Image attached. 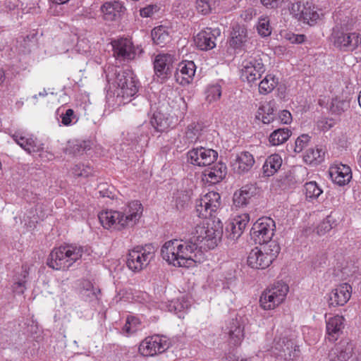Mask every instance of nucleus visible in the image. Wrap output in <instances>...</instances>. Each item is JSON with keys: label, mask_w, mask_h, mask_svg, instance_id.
<instances>
[{"label": "nucleus", "mask_w": 361, "mask_h": 361, "mask_svg": "<svg viewBox=\"0 0 361 361\" xmlns=\"http://www.w3.org/2000/svg\"><path fill=\"white\" fill-rule=\"evenodd\" d=\"M220 206L221 196L214 191L207 192L197 200V216L207 220L196 226L190 239H173L166 242L161 249L163 259L177 267H190L195 262H200L201 250L215 248L223 235L222 222L219 219L211 218Z\"/></svg>", "instance_id": "1"}, {"label": "nucleus", "mask_w": 361, "mask_h": 361, "mask_svg": "<svg viewBox=\"0 0 361 361\" xmlns=\"http://www.w3.org/2000/svg\"><path fill=\"white\" fill-rule=\"evenodd\" d=\"M88 248L77 245H66L54 248L49 254L47 264L55 270H66L80 259Z\"/></svg>", "instance_id": "2"}, {"label": "nucleus", "mask_w": 361, "mask_h": 361, "mask_svg": "<svg viewBox=\"0 0 361 361\" xmlns=\"http://www.w3.org/2000/svg\"><path fill=\"white\" fill-rule=\"evenodd\" d=\"M280 250L281 247L276 241L269 242L261 247H256L249 252L247 264L253 269H264L276 258Z\"/></svg>", "instance_id": "3"}, {"label": "nucleus", "mask_w": 361, "mask_h": 361, "mask_svg": "<svg viewBox=\"0 0 361 361\" xmlns=\"http://www.w3.org/2000/svg\"><path fill=\"white\" fill-rule=\"evenodd\" d=\"M115 78L113 84L116 86L117 96L123 98V102L130 101V98L136 94L138 91L137 81L134 73L130 70H115ZM107 80H113L109 74L106 75Z\"/></svg>", "instance_id": "4"}, {"label": "nucleus", "mask_w": 361, "mask_h": 361, "mask_svg": "<svg viewBox=\"0 0 361 361\" xmlns=\"http://www.w3.org/2000/svg\"><path fill=\"white\" fill-rule=\"evenodd\" d=\"M154 256L155 248L152 244L136 246L128 253L127 267L133 271H140L149 264Z\"/></svg>", "instance_id": "5"}, {"label": "nucleus", "mask_w": 361, "mask_h": 361, "mask_svg": "<svg viewBox=\"0 0 361 361\" xmlns=\"http://www.w3.org/2000/svg\"><path fill=\"white\" fill-rule=\"evenodd\" d=\"M334 46L341 51H353L361 44V35L348 32L341 25H336L331 35Z\"/></svg>", "instance_id": "6"}, {"label": "nucleus", "mask_w": 361, "mask_h": 361, "mask_svg": "<svg viewBox=\"0 0 361 361\" xmlns=\"http://www.w3.org/2000/svg\"><path fill=\"white\" fill-rule=\"evenodd\" d=\"M288 290L286 283L277 281L262 292L259 298L260 306L265 310H274L284 301Z\"/></svg>", "instance_id": "7"}, {"label": "nucleus", "mask_w": 361, "mask_h": 361, "mask_svg": "<svg viewBox=\"0 0 361 361\" xmlns=\"http://www.w3.org/2000/svg\"><path fill=\"white\" fill-rule=\"evenodd\" d=\"M275 231V221L270 217H262L251 228L250 236L256 244L264 245L273 241Z\"/></svg>", "instance_id": "8"}, {"label": "nucleus", "mask_w": 361, "mask_h": 361, "mask_svg": "<svg viewBox=\"0 0 361 361\" xmlns=\"http://www.w3.org/2000/svg\"><path fill=\"white\" fill-rule=\"evenodd\" d=\"M114 56L120 61H131L140 56L143 50L140 47H135L131 39L120 38L112 41Z\"/></svg>", "instance_id": "9"}, {"label": "nucleus", "mask_w": 361, "mask_h": 361, "mask_svg": "<svg viewBox=\"0 0 361 361\" xmlns=\"http://www.w3.org/2000/svg\"><path fill=\"white\" fill-rule=\"evenodd\" d=\"M241 66V78L249 83L255 82L265 72V66L259 56H249L243 61Z\"/></svg>", "instance_id": "10"}, {"label": "nucleus", "mask_w": 361, "mask_h": 361, "mask_svg": "<svg viewBox=\"0 0 361 361\" xmlns=\"http://www.w3.org/2000/svg\"><path fill=\"white\" fill-rule=\"evenodd\" d=\"M170 346V342L165 336L154 335L147 337L139 346V352L144 356H154L162 353Z\"/></svg>", "instance_id": "11"}, {"label": "nucleus", "mask_w": 361, "mask_h": 361, "mask_svg": "<svg viewBox=\"0 0 361 361\" xmlns=\"http://www.w3.org/2000/svg\"><path fill=\"white\" fill-rule=\"evenodd\" d=\"M175 60L174 55L168 53L159 54L155 56L153 61L154 73L161 82H165L171 76L175 68Z\"/></svg>", "instance_id": "12"}, {"label": "nucleus", "mask_w": 361, "mask_h": 361, "mask_svg": "<svg viewBox=\"0 0 361 361\" xmlns=\"http://www.w3.org/2000/svg\"><path fill=\"white\" fill-rule=\"evenodd\" d=\"M188 161L197 166H207L213 164L218 158V152L203 147L192 148L187 153Z\"/></svg>", "instance_id": "13"}, {"label": "nucleus", "mask_w": 361, "mask_h": 361, "mask_svg": "<svg viewBox=\"0 0 361 361\" xmlns=\"http://www.w3.org/2000/svg\"><path fill=\"white\" fill-rule=\"evenodd\" d=\"M220 35V29L207 27L195 37L194 42L199 49L202 51L211 50L216 47V40Z\"/></svg>", "instance_id": "14"}, {"label": "nucleus", "mask_w": 361, "mask_h": 361, "mask_svg": "<svg viewBox=\"0 0 361 361\" xmlns=\"http://www.w3.org/2000/svg\"><path fill=\"white\" fill-rule=\"evenodd\" d=\"M274 348L278 351V356L285 360H292L298 356L299 347L295 344L293 340L287 337L280 338Z\"/></svg>", "instance_id": "15"}, {"label": "nucleus", "mask_w": 361, "mask_h": 361, "mask_svg": "<svg viewBox=\"0 0 361 361\" xmlns=\"http://www.w3.org/2000/svg\"><path fill=\"white\" fill-rule=\"evenodd\" d=\"M196 66L192 61H183L176 68L175 78L178 83L186 85L191 82L195 75Z\"/></svg>", "instance_id": "16"}, {"label": "nucleus", "mask_w": 361, "mask_h": 361, "mask_svg": "<svg viewBox=\"0 0 361 361\" xmlns=\"http://www.w3.org/2000/svg\"><path fill=\"white\" fill-rule=\"evenodd\" d=\"M351 290L352 288L348 283L338 285L329 295V305L332 307L344 305L350 298Z\"/></svg>", "instance_id": "17"}, {"label": "nucleus", "mask_w": 361, "mask_h": 361, "mask_svg": "<svg viewBox=\"0 0 361 361\" xmlns=\"http://www.w3.org/2000/svg\"><path fill=\"white\" fill-rule=\"evenodd\" d=\"M123 217L121 212L114 210L102 211L98 215L101 224L106 229L121 230L124 228V224H122V222L120 223Z\"/></svg>", "instance_id": "18"}, {"label": "nucleus", "mask_w": 361, "mask_h": 361, "mask_svg": "<svg viewBox=\"0 0 361 361\" xmlns=\"http://www.w3.org/2000/svg\"><path fill=\"white\" fill-rule=\"evenodd\" d=\"M143 208L142 204L138 200H133L128 203L124 208L121 214L123 215L121 222L124 224L125 228L133 226L140 218L142 214Z\"/></svg>", "instance_id": "19"}, {"label": "nucleus", "mask_w": 361, "mask_h": 361, "mask_svg": "<svg viewBox=\"0 0 361 361\" xmlns=\"http://www.w3.org/2000/svg\"><path fill=\"white\" fill-rule=\"evenodd\" d=\"M126 11V7L120 1H106L101 6L104 18L109 21L118 20L125 14Z\"/></svg>", "instance_id": "20"}, {"label": "nucleus", "mask_w": 361, "mask_h": 361, "mask_svg": "<svg viewBox=\"0 0 361 361\" xmlns=\"http://www.w3.org/2000/svg\"><path fill=\"white\" fill-rule=\"evenodd\" d=\"M329 175L331 180L340 186L348 184L352 178L351 169L348 165L343 164H337L331 166Z\"/></svg>", "instance_id": "21"}, {"label": "nucleus", "mask_w": 361, "mask_h": 361, "mask_svg": "<svg viewBox=\"0 0 361 361\" xmlns=\"http://www.w3.org/2000/svg\"><path fill=\"white\" fill-rule=\"evenodd\" d=\"M226 174V165L224 163L219 161L213 166L204 170L203 172L202 180L211 185H214L224 179Z\"/></svg>", "instance_id": "22"}, {"label": "nucleus", "mask_w": 361, "mask_h": 361, "mask_svg": "<svg viewBox=\"0 0 361 361\" xmlns=\"http://www.w3.org/2000/svg\"><path fill=\"white\" fill-rule=\"evenodd\" d=\"M257 188L253 185H245L236 190L233 196V204L236 208L246 207L256 194Z\"/></svg>", "instance_id": "23"}, {"label": "nucleus", "mask_w": 361, "mask_h": 361, "mask_svg": "<svg viewBox=\"0 0 361 361\" xmlns=\"http://www.w3.org/2000/svg\"><path fill=\"white\" fill-rule=\"evenodd\" d=\"M345 319L342 316L336 315L326 320V338L331 342L336 341L343 332Z\"/></svg>", "instance_id": "24"}, {"label": "nucleus", "mask_w": 361, "mask_h": 361, "mask_svg": "<svg viewBox=\"0 0 361 361\" xmlns=\"http://www.w3.org/2000/svg\"><path fill=\"white\" fill-rule=\"evenodd\" d=\"M12 137L15 142L19 145L28 154H34L42 149V145L35 140L32 136H25L20 132H16Z\"/></svg>", "instance_id": "25"}, {"label": "nucleus", "mask_w": 361, "mask_h": 361, "mask_svg": "<svg viewBox=\"0 0 361 361\" xmlns=\"http://www.w3.org/2000/svg\"><path fill=\"white\" fill-rule=\"evenodd\" d=\"M224 331L228 335L230 342L234 345L240 344L244 338L243 327L237 319L229 320Z\"/></svg>", "instance_id": "26"}, {"label": "nucleus", "mask_w": 361, "mask_h": 361, "mask_svg": "<svg viewBox=\"0 0 361 361\" xmlns=\"http://www.w3.org/2000/svg\"><path fill=\"white\" fill-rule=\"evenodd\" d=\"M255 164L253 155L249 152L245 151L237 154L233 166L239 174L249 171Z\"/></svg>", "instance_id": "27"}, {"label": "nucleus", "mask_w": 361, "mask_h": 361, "mask_svg": "<svg viewBox=\"0 0 361 361\" xmlns=\"http://www.w3.org/2000/svg\"><path fill=\"white\" fill-rule=\"evenodd\" d=\"M247 32L245 25H235L233 27L229 40L230 47L234 49H240L247 42Z\"/></svg>", "instance_id": "28"}, {"label": "nucleus", "mask_w": 361, "mask_h": 361, "mask_svg": "<svg viewBox=\"0 0 361 361\" xmlns=\"http://www.w3.org/2000/svg\"><path fill=\"white\" fill-rule=\"evenodd\" d=\"M282 159L278 154L269 156L263 164L262 170L264 176H273L281 166Z\"/></svg>", "instance_id": "29"}, {"label": "nucleus", "mask_w": 361, "mask_h": 361, "mask_svg": "<svg viewBox=\"0 0 361 361\" xmlns=\"http://www.w3.org/2000/svg\"><path fill=\"white\" fill-rule=\"evenodd\" d=\"M28 269H29L27 265H23L20 272L14 276L12 289L16 294H23L26 290V279L29 274Z\"/></svg>", "instance_id": "30"}, {"label": "nucleus", "mask_w": 361, "mask_h": 361, "mask_svg": "<svg viewBox=\"0 0 361 361\" xmlns=\"http://www.w3.org/2000/svg\"><path fill=\"white\" fill-rule=\"evenodd\" d=\"M91 148V142L89 140H72L68 141L67 146L63 149L64 153L77 156L82 154Z\"/></svg>", "instance_id": "31"}, {"label": "nucleus", "mask_w": 361, "mask_h": 361, "mask_svg": "<svg viewBox=\"0 0 361 361\" xmlns=\"http://www.w3.org/2000/svg\"><path fill=\"white\" fill-rule=\"evenodd\" d=\"M354 344L345 339L341 341L331 350L337 355L338 354L342 360L348 361L353 354Z\"/></svg>", "instance_id": "32"}, {"label": "nucleus", "mask_w": 361, "mask_h": 361, "mask_svg": "<svg viewBox=\"0 0 361 361\" xmlns=\"http://www.w3.org/2000/svg\"><path fill=\"white\" fill-rule=\"evenodd\" d=\"M354 344L345 339L341 341L331 350L337 355L338 354L342 360L348 361L353 354Z\"/></svg>", "instance_id": "33"}, {"label": "nucleus", "mask_w": 361, "mask_h": 361, "mask_svg": "<svg viewBox=\"0 0 361 361\" xmlns=\"http://www.w3.org/2000/svg\"><path fill=\"white\" fill-rule=\"evenodd\" d=\"M152 126L157 132L162 133L170 128L171 123L166 115L160 111L154 113L150 120Z\"/></svg>", "instance_id": "34"}, {"label": "nucleus", "mask_w": 361, "mask_h": 361, "mask_svg": "<svg viewBox=\"0 0 361 361\" xmlns=\"http://www.w3.org/2000/svg\"><path fill=\"white\" fill-rule=\"evenodd\" d=\"M291 134V130L288 128H278L270 134L269 142L273 146L280 145L286 142Z\"/></svg>", "instance_id": "35"}, {"label": "nucleus", "mask_w": 361, "mask_h": 361, "mask_svg": "<svg viewBox=\"0 0 361 361\" xmlns=\"http://www.w3.org/2000/svg\"><path fill=\"white\" fill-rule=\"evenodd\" d=\"M338 224V218L336 214L331 212L316 228V232L318 235H322L330 231Z\"/></svg>", "instance_id": "36"}, {"label": "nucleus", "mask_w": 361, "mask_h": 361, "mask_svg": "<svg viewBox=\"0 0 361 361\" xmlns=\"http://www.w3.org/2000/svg\"><path fill=\"white\" fill-rule=\"evenodd\" d=\"M324 156V152L322 148L308 149L303 157L305 162L307 164H319L322 161Z\"/></svg>", "instance_id": "37"}, {"label": "nucleus", "mask_w": 361, "mask_h": 361, "mask_svg": "<svg viewBox=\"0 0 361 361\" xmlns=\"http://www.w3.org/2000/svg\"><path fill=\"white\" fill-rule=\"evenodd\" d=\"M279 81L273 75H267L259 83V92L262 94H267L272 92L277 85Z\"/></svg>", "instance_id": "38"}, {"label": "nucleus", "mask_w": 361, "mask_h": 361, "mask_svg": "<svg viewBox=\"0 0 361 361\" xmlns=\"http://www.w3.org/2000/svg\"><path fill=\"white\" fill-rule=\"evenodd\" d=\"M302 16L300 20L309 25H313L319 18V15L315 10V7L308 2L305 4V9H303Z\"/></svg>", "instance_id": "39"}, {"label": "nucleus", "mask_w": 361, "mask_h": 361, "mask_svg": "<svg viewBox=\"0 0 361 361\" xmlns=\"http://www.w3.org/2000/svg\"><path fill=\"white\" fill-rule=\"evenodd\" d=\"M152 38L154 44L163 47L170 39L169 32L162 26L154 27L152 30Z\"/></svg>", "instance_id": "40"}, {"label": "nucleus", "mask_w": 361, "mask_h": 361, "mask_svg": "<svg viewBox=\"0 0 361 361\" xmlns=\"http://www.w3.org/2000/svg\"><path fill=\"white\" fill-rule=\"evenodd\" d=\"M219 0H197L196 9L199 13L207 15L215 9Z\"/></svg>", "instance_id": "41"}, {"label": "nucleus", "mask_w": 361, "mask_h": 361, "mask_svg": "<svg viewBox=\"0 0 361 361\" xmlns=\"http://www.w3.org/2000/svg\"><path fill=\"white\" fill-rule=\"evenodd\" d=\"M304 190L308 200H316L322 193V190L315 181H310L305 184Z\"/></svg>", "instance_id": "42"}, {"label": "nucleus", "mask_w": 361, "mask_h": 361, "mask_svg": "<svg viewBox=\"0 0 361 361\" xmlns=\"http://www.w3.org/2000/svg\"><path fill=\"white\" fill-rule=\"evenodd\" d=\"M350 107V102L341 99L339 97H336L332 99L330 109L333 114L340 115L346 110H348Z\"/></svg>", "instance_id": "43"}, {"label": "nucleus", "mask_w": 361, "mask_h": 361, "mask_svg": "<svg viewBox=\"0 0 361 361\" xmlns=\"http://www.w3.org/2000/svg\"><path fill=\"white\" fill-rule=\"evenodd\" d=\"M175 206L178 209H185L190 201V194L186 190L177 191L174 194Z\"/></svg>", "instance_id": "44"}, {"label": "nucleus", "mask_w": 361, "mask_h": 361, "mask_svg": "<svg viewBox=\"0 0 361 361\" xmlns=\"http://www.w3.org/2000/svg\"><path fill=\"white\" fill-rule=\"evenodd\" d=\"M140 324V319L134 316L128 317L123 330L128 334H133L138 329Z\"/></svg>", "instance_id": "45"}, {"label": "nucleus", "mask_w": 361, "mask_h": 361, "mask_svg": "<svg viewBox=\"0 0 361 361\" xmlns=\"http://www.w3.org/2000/svg\"><path fill=\"white\" fill-rule=\"evenodd\" d=\"M258 33L262 37H268L271 33V27L269 25V20L268 17H263L259 18L257 25Z\"/></svg>", "instance_id": "46"}, {"label": "nucleus", "mask_w": 361, "mask_h": 361, "mask_svg": "<svg viewBox=\"0 0 361 361\" xmlns=\"http://www.w3.org/2000/svg\"><path fill=\"white\" fill-rule=\"evenodd\" d=\"M60 117L61 123L66 126H71L78 121L77 116L72 109H68L65 112H61Z\"/></svg>", "instance_id": "47"}, {"label": "nucleus", "mask_w": 361, "mask_h": 361, "mask_svg": "<svg viewBox=\"0 0 361 361\" xmlns=\"http://www.w3.org/2000/svg\"><path fill=\"white\" fill-rule=\"evenodd\" d=\"M198 130L195 127L192 126V125L188 126L183 137L185 145H186L195 142L198 139Z\"/></svg>", "instance_id": "48"}, {"label": "nucleus", "mask_w": 361, "mask_h": 361, "mask_svg": "<svg viewBox=\"0 0 361 361\" xmlns=\"http://www.w3.org/2000/svg\"><path fill=\"white\" fill-rule=\"evenodd\" d=\"M73 173L76 176L88 177L92 174V169L89 165L78 164L73 167Z\"/></svg>", "instance_id": "49"}, {"label": "nucleus", "mask_w": 361, "mask_h": 361, "mask_svg": "<svg viewBox=\"0 0 361 361\" xmlns=\"http://www.w3.org/2000/svg\"><path fill=\"white\" fill-rule=\"evenodd\" d=\"M310 138L311 137L307 134H302L300 135L295 142V152H301L308 145Z\"/></svg>", "instance_id": "50"}, {"label": "nucleus", "mask_w": 361, "mask_h": 361, "mask_svg": "<svg viewBox=\"0 0 361 361\" xmlns=\"http://www.w3.org/2000/svg\"><path fill=\"white\" fill-rule=\"evenodd\" d=\"M327 262L326 252L321 251L318 252L312 260V266L314 269L324 267Z\"/></svg>", "instance_id": "51"}, {"label": "nucleus", "mask_w": 361, "mask_h": 361, "mask_svg": "<svg viewBox=\"0 0 361 361\" xmlns=\"http://www.w3.org/2000/svg\"><path fill=\"white\" fill-rule=\"evenodd\" d=\"M221 90L220 85H215L210 86L207 90V99L212 102L220 98Z\"/></svg>", "instance_id": "52"}, {"label": "nucleus", "mask_w": 361, "mask_h": 361, "mask_svg": "<svg viewBox=\"0 0 361 361\" xmlns=\"http://www.w3.org/2000/svg\"><path fill=\"white\" fill-rule=\"evenodd\" d=\"M236 227L237 226L231 221L227 224L226 233L228 238L231 240H236L243 234V232Z\"/></svg>", "instance_id": "53"}, {"label": "nucleus", "mask_w": 361, "mask_h": 361, "mask_svg": "<svg viewBox=\"0 0 361 361\" xmlns=\"http://www.w3.org/2000/svg\"><path fill=\"white\" fill-rule=\"evenodd\" d=\"M250 221V216L248 214H243L237 216L232 220V223L235 224L240 230L244 231L247 224Z\"/></svg>", "instance_id": "54"}, {"label": "nucleus", "mask_w": 361, "mask_h": 361, "mask_svg": "<svg viewBox=\"0 0 361 361\" xmlns=\"http://www.w3.org/2000/svg\"><path fill=\"white\" fill-rule=\"evenodd\" d=\"M188 307V303L185 300H172L171 301L169 305V310L171 312H174L175 313L180 312L183 311L185 309H187Z\"/></svg>", "instance_id": "55"}, {"label": "nucleus", "mask_w": 361, "mask_h": 361, "mask_svg": "<svg viewBox=\"0 0 361 361\" xmlns=\"http://www.w3.org/2000/svg\"><path fill=\"white\" fill-rule=\"evenodd\" d=\"M303 9H305V4H302L299 1L292 3L290 7V13L299 20L301 19V16H302Z\"/></svg>", "instance_id": "56"}, {"label": "nucleus", "mask_w": 361, "mask_h": 361, "mask_svg": "<svg viewBox=\"0 0 361 361\" xmlns=\"http://www.w3.org/2000/svg\"><path fill=\"white\" fill-rule=\"evenodd\" d=\"M159 11L157 5H148L140 10V14L143 18L152 17L155 13Z\"/></svg>", "instance_id": "57"}, {"label": "nucleus", "mask_w": 361, "mask_h": 361, "mask_svg": "<svg viewBox=\"0 0 361 361\" xmlns=\"http://www.w3.org/2000/svg\"><path fill=\"white\" fill-rule=\"evenodd\" d=\"M334 125L332 119L322 118L318 121V128L323 131H327Z\"/></svg>", "instance_id": "58"}, {"label": "nucleus", "mask_w": 361, "mask_h": 361, "mask_svg": "<svg viewBox=\"0 0 361 361\" xmlns=\"http://www.w3.org/2000/svg\"><path fill=\"white\" fill-rule=\"evenodd\" d=\"M262 4L267 8H276L281 6L283 0H260Z\"/></svg>", "instance_id": "59"}, {"label": "nucleus", "mask_w": 361, "mask_h": 361, "mask_svg": "<svg viewBox=\"0 0 361 361\" xmlns=\"http://www.w3.org/2000/svg\"><path fill=\"white\" fill-rule=\"evenodd\" d=\"M279 119L280 120L281 123L283 124H288L292 121L291 114L287 110H283L279 115Z\"/></svg>", "instance_id": "60"}, {"label": "nucleus", "mask_w": 361, "mask_h": 361, "mask_svg": "<svg viewBox=\"0 0 361 361\" xmlns=\"http://www.w3.org/2000/svg\"><path fill=\"white\" fill-rule=\"evenodd\" d=\"M268 114L269 115H274V109L269 104L262 105L258 109L255 117H259L262 114Z\"/></svg>", "instance_id": "61"}, {"label": "nucleus", "mask_w": 361, "mask_h": 361, "mask_svg": "<svg viewBox=\"0 0 361 361\" xmlns=\"http://www.w3.org/2000/svg\"><path fill=\"white\" fill-rule=\"evenodd\" d=\"M256 119L261 120L264 124H269L274 121V115L262 114L259 117H255Z\"/></svg>", "instance_id": "62"}, {"label": "nucleus", "mask_w": 361, "mask_h": 361, "mask_svg": "<svg viewBox=\"0 0 361 361\" xmlns=\"http://www.w3.org/2000/svg\"><path fill=\"white\" fill-rule=\"evenodd\" d=\"M289 40L292 43L295 44H301L302 43L305 39V36L304 35H295L292 34L289 37Z\"/></svg>", "instance_id": "63"}, {"label": "nucleus", "mask_w": 361, "mask_h": 361, "mask_svg": "<svg viewBox=\"0 0 361 361\" xmlns=\"http://www.w3.org/2000/svg\"><path fill=\"white\" fill-rule=\"evenodd\" d=\"M36 153H38V152ZM39 157L43 160H51L54 158V154L47 151H44L43 145H42V149L39 152Z\"/></svg>", "instance_id": "64"}]
</instances>
